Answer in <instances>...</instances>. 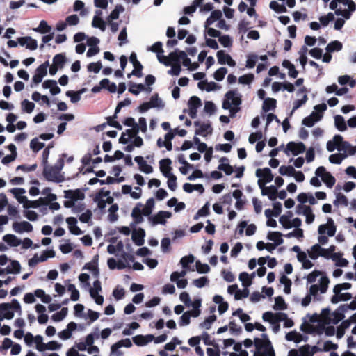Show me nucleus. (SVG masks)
<instances>
[{
  "mask_svg": "<svg viewBox=\"0 0 356 356\" xmlns=\"http://www.w3.org/2000/svg\"><path fill=\"white\" fill-rule=\"evenodd\" d=\"M225 97L222 108L226 110L229 109L231 117H233L240 111L238 106L242 103L241 95L236 90H232L226 92Z\"/></svg>",
  "mask_w": 356,
  "mask_h": 356,
  "instance_id": "nucleus-1",
  "label": "nucleus"
},
{
  "mask_svg": "<svg viewBox=\"0 0 356 356\" xmlns=\"http://www.w3.org/2000/svg\"><path fill=\"white\" fill-rule=\"evenodd\" d=\"M60 172L51 165L43 167V176L48 181L60 183L64 181V177L60 175Z\"/></svg>",
  "mask_w": 356,
  "mask_h": 356,
  "instance_id": "nucleus-2",
  "label": "nucleus"
},
{
  "mask_svg": "<svg viewBox=\"0 0 356 356\" xmlns=\"http://www.w3.org/2000/svg\"><path fill=\"white\" fill-rule=\"evenodd\" d=\"M315 174L317 177L321 178L322 181L328 188H332L336 182L334 177L332 176L330 172H327L325 168L323 166L317 168Z\"/></svg>",
  "mask_w": 356,
  "mask_h": 356,
  "instance_id": "nucleus-3",
  "label": "nucleus"
},
{
  "mask_svg": "<svg viewBox=\"0 0 356 356\" xmlns=\"http://www.w3.org/2000/svg\"><path fill=\"white\" fill-rule=\"evenodd\" d=\"M170 58L173 63H179L181 64L182 60L183 65L185 67H190L191 61L187 57L185 51L176 49L173 52L170 53Z\"/></svg>",
  "mask_w": 356,
  "mask_h": 356,
  "instance_id": "nucleus-4",
  "label": "nucleus"
},
{
  "mask_svg": "<svg viewBox=\"0 0 356 356\" xmlns=\"http://www.w3.org/2000/svg\"><path fill=\"white\" fill-rule=\"evenodd\" d=\"M49 65V61H45L44 63L41 64L36 68L35 74L33 76V82L35 85L40 83L42 81L43 77L47 75V67Z\"/></svg>",
  "mask_w": 356,
  "mask_h": 356,
  "instance_id": "nucleus-5",
  "label": "nucleus"
},
{
  "mask_svg": "<svg viewBox=\"0 0 356 356\" xmlns=\"http://www.w3.org/2000/svg\"><path fill=\"white\" fill-rule=\"evenodd\" d=\"M194 125L198 127L195 131L196 136L199 135L205 137L207 135H211L213 132V128L209 122L201 123L200 121H195Z\"/></svg>",
  "mask_w": 356,
  "mask_h": 356,
  "instance_id": "nucleus-6",
  "label": "nucleus"
},
{
  "mask_svg": "<svg viewBox=\"0 0 356 356\" xmlns=\"http://www.w3.org/2000/svg\"><path fill=\"white\" fill-rule=\"evenodd\" d=\"M261 339L255 337L254 339V344L256 349H270L274 350L270 341L266 334H261Z\"/></svg>",
  "mask_w": 356,
  "mask_h": 356,
  "instance_id": "nucleus-7",
  "label": "nucleus"
},
{
  "mask_svg": "<svg viewBox=\"0 0 356 356\" xmlns=\"http://www.w3.org/2000/svg\"><path fill=\"white\" fill-rule=\"evenodd\" d=\"M305 149L306 147L305 144L302 142H289L286 145V149L284 150V152L286 154H289V152H291L294 156H297L299 154L304 152Z\"/></svg>",
  "mask_w": 356,
  "mask_h": 356,
  "instance_id": "nucleus-8",
  "label": "nucleus"
},
{
  "mask_svg": "<svg viewBox=\"0 0 356 356\" xmlns=\"http://www.w3.org/2000/svg\"><path fill=\"white\" fill-rule=\"evenodd\" d=\"M172 213L169 211H160L156 215L149 216V220L152 221L154 225L161 224L165 225L166 223L165 218H170Z\"/></svg>",
  "mask_w": 356,
  "mask_h": 356,
  "instance_id": "nucleus-9",
  "label": "nucleus"
},
{
  "mask_svg": "<svg viewBox=\"0 0 356 356\" xmlns=\"http://www.w3.org/2000/svg\"><path fill=\"white\" fill-rule=\"evenodd\" d=\"M327 229V235L329 236H334L336 233V226L334 225V221L331 218L327 220V224L321 225L318 227V232L320 234H324Z\"/></svg>",
  "mask_w": 356,
  "mask_h": 356,
  "instance_id": "nucleus-10",
  "label": "nucleus"
},
{
  "mask_svg": "<svg viewBox=\"0 0 356 356\" xmlns=\"http://www.w3.org/2000/svg\"><path fill=\"white\" fill-rule=\"evenodd\" d=\"M216 56L218 58V61L220 65H225L227 63L231 67H234L236 65V62L232 58L231 56L226 54L223 50L218 51L216 54Z\"/></svg>",
  "mask_w": 356,
  "mask_h": 356,
  "instance_id": "nucleus-11",
  "label": "nucleus"
},
{
  "mask_svg": "<svg viewBox=\"0 0 356 356\" xmlns=\"http://www.w3.org/2000/svg\"><path fill=\"white\" fill-rule=\"evenodd\" d=\"M13 228L17 233L31 232L33 231L32 225L27 221L15 222Z\"/></svg>",
  "mask_w": 356,
  "mask_h": 356,
  "instance_id": "nucleus-12",
  "label": "nucleus"
},
{
  "mask_svg": "<svg viewBox=\"0 0 356 356\" xmlns=\"http://www.w3.org/2000/svg\"><path fill=\"white\" fill-rule=\"evenodd\" d=\"M154 339V336L153 334H147L145 336L142 334H138L132 338L133 342L138 346H143L147 344L148 343L153 341Z\"/></svg>",
  "mask_w": 356,
  "mask_h": 356,
  "instance_id": "nucleus-13",
  "label": "nucleus"
},
{
  "mask_svg": "<svg viewBox=\"0 0 356 356\" xmlns=\"http://www.w3.org/2000/svg\"><path fill=\"white\" fill-rule=\"evenodd\" d=\"M323 118V115L318 113L312 112L309 116L305 117L302 120V124L311 127L314 125V124L319 121Z\"/></svg>",
  "mask_w": 356,
  "mask_h": 356,
  "instance_id": "nucleus-14",
  "label": "nucleus"
},
{
  "mask_svg": "<svg viewBox=\"0 0 356 356\" xmlns=\"http://www.w3.org/2000/svg\"><path fill=\"white\" fill-rule=\"evenodd\" d=\"M172 161L170 159H163L159 161L160 170L165 177H169V175H172L171 173L172 168H171Z\"/></svg>",
  "mask_w": 356,
  "mask_h": 356,
  "instance_id": "nucleus-15",
  "label": "nucleus"
},
{
  "mask_svg": "<svg viewBox=\"0 0 356 356\" xmlns=\"http://www.w3.org/2000/svg\"><path fill=\"white\" fill-rule=\"evenodd\" d=\"M145 236V232L142 228H139L137 230L135 229L132 232V240L134 242V243L138 246H140L144 244Z\"/></svg>",
  "mask_w": 356,
  "mask_h": 356,
  "instance_id": "nucleus-16",
  "label": "nucleus"
},
{
  "mask_svg": "<svg viewBox=\"0 0 356 356\" xmlns=\"http://www.w3.org/2000/svg\"><path fill=\"white\" fill-rule=\"evenodd\" d=\"M6 310L8 309H11L13 311L16 312L19 315L22 314V308L19 302L16 299H13L10 303H1L0 304V309Z\"/></svg>",
  "mask_w": 356,
  "mask_h": 356,
  "instance_id": "nucleus-17",
  "label": "nucleus"
},
{
  "mask_svg": "<svg viewBox=\"0 0 356 356\" xmlns=\"http://www.w3.org/2000/svg\"><path fill=\"white\" fill-rule=\"evenodd\" d=\"M256 176L265 180L267 182H270L273 179V175L270 168H259L256 170Z\"/></svg>",
  "mask_w": 356,
  "mask_h": 356,
  "instance_id": "nucleus-18",
  "label": "nucleus"
},
{
  "mask_svg": "<svg viewBox=\"0 0 356 356\" xmlns=\"http://www.w3.org/2000/svg\"><path fill=\"white\" fill-rule=\"evenodd\" d=\"M134 161L138 163L139 169L142 172L146 174H149L153 172V168L147 163L143 156H137L134 158Z\"/></svg>",
  "mask_w": 356,
  "mask_h": 356,
  "instance_id": "nucleus-19",
  "label": "nucleus"
},
{
  "mask_svg": "<svg viewBox=\"0 0 356 356\" xmlns=\"http://www.w3.org/2000/svg\"><path fill=\"white\" fill-rule=\"evenodd\" d=\"M66 222L68 225L70 232L74 235H80L83 233L81 229L76 225L77 220L74 217H68L66 218Z\"/></svg>",
  "mask_w": 356,
  "mask_h": 356,
  "instance_id": "nucleus-20",
  "label": "nucleus"
},
{
  "mask_svg": "<svg viewBox=\"0 0 356 356\" xmlns=\"http://www.w3.org/2000/svg\"><path fill=\"white\" fill-rule=\"evenodd\" d=\"M143 206L141 203H138L137 205L133 209L131 212V216L136 224H140L143 222L144 218L143 217V211L140 209Z\"/></svg>",
  "mask_w": 356,
  "mask_h": 356,
  "instance_id": "nucleus-21",
  "label": "nucleus"
},
{
  "mask_svg": "<svg viewBox=\"0 0 356 356\" xmlns=\"http://www.w3.org/2000/svg\"><path fill=\"white\" fill-rule=\"evenodd\" d=\"M9 192H10L12 194L14 195L15 197L17 199V200L19 202L23 204V207H24V205H26V202L28 201V199L26 196L20 195L22 194L25 193L26 191L24 188H11L9 190Z\"/></svg>",
  "mask_w": 356,
  "mask_h": 356,
  "instance_id": "nucleus-22",
  "label": "nucleus"
},
{
  "mask_svg": "<svg viewBox=\"0 0 356 356\" xmlns=\"http://www.w3.org/2000/svg\"><path fill=\"white\" fill-rule=\"evenodd\" d=\"M254 276H255L254 272H253L251 275H249L246 272H243V273H241L239 275V280L242 282V285L245 288H248V286H250L252 284V279L254 278Z\"/></svg>",
  "mask_w": 356,
  "mask_h": 356,
  "instance_id": "nucleus-23",
  "label": "nucleus"
},
{
  "mask_svg": "<svg viewBox=\"0 0 356 356\" xmlns=\"http://www.w3.org/2000/svg\"><path fill=\"white\" fill-rule=\"evenodd\" d=\"M298 207L303 208L302 214L306 216V222L307 224H311L314 222L315 216L312 213V209L309 206L298 204Z\"/></svg>",
  "mask_w": 356,
  "mask_h": 356,
  "instance_id": "nucleus-24",
  "label": "nucleus"
},
{
  "mask_svg": "<svg viewBox=\"0 0 356 356\" xmlns=\"http://www.w3.org/2000/svg\"><path fill=\"white\" fill-rule=\"evenodd\" d=\"M86 91V88H81L78 91L68 90L66 92V95L70 97V101L75 104L80 101L81 94Z\"/></svg>",
  "mask_w": 356,
  "mask_h": 356,
  "instance_id": "nucleus-25",
  "label": "nucleus"
},
{
  "mask_svg": "<svg viewBox=\"0 0 356 356\" xmlns=\"http://www.w3.org/2000/svg\"><path fill=\"white\" fill-rule=\"evenodd\" d=\"M301 331L308 333V334H312L315 332L321 334L322 333L323 330H324V327L323 326H321L316 329L314 325L308 323H304L300 326Z\"/></svg>",
  "mask_w": 356,
  "mask_h": 356,
  "instance_id": "nucleus-26",
  "label": "nucleus"
},
{
  "mask_svg": "<svg viewBox=\"0 0 356 356\" xmlns=\"http://www.w3.org/2000/svg\"><path fill=\"white\" fill-rule=\"evenodd\" d=\"M3 240L12 247L19 246L22 243V241L15 235L8 234L3 236Z\"/></svg>",
  "mask_w": 356,
  "mask_h": 356,
  "instance_id": "nucleus-27",
  "label": "nucleus"
},
{
  "mask_svg": "<svg viewBox=\"0 0 356 356\" xmlns=\"http://www.w3.org/2000/svg\"><path fill=\"white\" fill-rule=\"evenodd\" d=\"M277 188L273 185L266 187V188H263L261 192L263 195H268V198L272 201H274L277 199Z\"/></svg>",
  "mask_w": 356,
  "mask_h": 356,
  "instance_id": "nucleus-28",
  "label": "nucleus"
},
{
  "mask_svg": "<svg viewBox=\"0 0 356 356\" xmlns=\"http://www.w3.org/2000/svg\"><path fill=\"white\" fill-rule=\"evenodd\" d=\"M282 236V234L280 232H269L267 238L270 241H274L277 245H280L284 242Z\"/></svg>",
  "mask_w": 356,
  "mask_h": 356,
  "instance_id": "nucleus-29",
  "label": "nucleus"
},
{
  "mask_svg": "<svg viewBox=\"0 0 356 356\" xmlns=\"http://www.w3.org/2000/svg\"><path fill=\"white\" fill-rule=\"evenodd\" d=\"M128 85L129 86V91L135 95H138L141 91L146 89L145 86L142 83H135L132 81H129Z\"/></svg>",
  "mask_w": 356,
  "mask_h": 356,
  "instance_id": "nucleus-30",
  "label": "nucleus"
},
{
  "mask_svg": "<svg viewBox=\"0 0 356 356\" xmlns=\"http://www.w3.org/2000/svg\"><path fill=\"white\" fill-rule=\"evenodd\" d=\"M132 346V343L129 338L120 340L117 343H114L111 346V352L117 351V349H119L121 347L131 348Z\"/></svg>",
  "mask_w": 356,
  "mask_h": 356,
  "instance_id": "nucleus-31",
  "label": "nucleus"
},
{
  "mask_svg": "<svg viewBox=\"0 0 356 356\" xmlns=\"http://www.w3.org/2000/svg\"><path fill=\"white\" fill-rule=\"evenodd\" d=\"M277 101L273 98H266L264 101L262 109L264 112L274 110L276 107Z\"/></svg>",
  "mask_w": 356,
  "mask_h": 356,
  "instance_id": "nucleus-32",
  "label": "nucleus"
},
{
  "mask_svg": "<svg viewBox=\"0 0 356 356\" xmlns=\"http://www.w3.org/2000/svg\"><path fill=\"white\" fill-rule=\"evenodd\" d=\"M334 125L339 131H344L347 129V125L343 116L337 115L334 116Z\"/></svg>",
  "mask_w": 356,
  "mask_h": 356,
  "instance_id": "nucleus-33",
  "label": "nucleus"
},
{
  "mask_svg": "<svg viewBox=\"0 0 356 356\" xmlns=\"http://www.w3.org/2000/svg\"><path fill=\"white\" fill-rule=\"evenodd\" d=\"M124 10V8L121 4H118L115 6V8L110 13L108 17H107V21L111 22L114 19H117L119 18L120 13L123 12Z\"/></svg>",
  "mask_w": 356,
  "mask_h": 356,
  "instance_id": "nucleus-34",
  "label": "nucleus"
},
{
  "mask_svg": "<svg viewBox=\"0 0 356 356\" xmlns=\"http://www.w3.org/2000/svg\"><path fill=\"white\" fill-rule=\"evenodd\" d=\"M286 215H282L280 216L279 221L285 229H290L292 227L291 221L290 218L293 216L291 211H288Z\"/></svg>",
  "mask_w": 356,
  "mask_h": 356,
  "instance_id": "nucleus-35",
  "label": "nucleus"
},
{
  "mask_svg": "<svg viewBox=\"0 0 356 356\" xmlns=\"http://www.w3.org/2000/svg\"><path fill=\"white\" fill-rule=\"evenodd\" d=\"M66 63V57L65 54H58L53 58V65L62 69Z\"/></svg>",
  "mask_w": 356,
  "mask_h": 356,
  "instance_id": "nucleus-36",
  "label": "nucleus"
},
{
  "mask_svg": "<svg viewBox=\"0 0 356 356\" xmlns=\"http://www.w3.org/2000/svg\"><path fill=\"white\" fill-rule=\"evenodd\" d=\"M154 200L153 197L149 198L145 204V207L142 209L143 211V213L145 216H149L152 213L153 209L154 207Z\"/></svg>",
  "mask_w": 356,
  "mask_h": 356,
  "instance_id": "nucleus-37",
  "label": "nucleus"
},
{
  "mask_svg": "<svg viewBox=\"0 0 356 356\" xmlns=\"http://www.w3.org/2000/svg\"><path fill=\"white\" fill-rule=\"evenodd\" d=\"M26 205H24L25 209L29 208H38L40 205H47L48 202L45 201V200L42 197L39 198L38 200L31 201L29 200L26 202Z\"/></svg>",
  "mask_w": 356,
  "mask_h": 356,
  "instance_id": "nucleus-38",
  "label": "nucleus"
},
{
  "mask_svg": "<svg viewBox=\"0 0 356 356\" xmlns=\"http://www.w3.org/2000/svg\"><path fill=\"white\" fill-rule=\"evenodd\" d=\"M21 266L18 261L12 260L10 261V266H7V274H17L20 272Z\"/></svg>",
  "mask_w": 356,
  "mask_h": 356,
  "instance_id": "nucleus-39",
  "label": "nucleus"
},
{
  "mask_svg": "<svg viewBox=\"0 0 356 356\" xmlns=\"http://www.w3.org/2000/svg\"><path fill=\"white\" fill-rule=\"evenodd\" d=\"M342 253H334L332 259L336 261V265L340 267H346L348 265V261L346 259L342 258Z\"/></svg>",
  "mask_w": 356,
  "mask_h": 356,
  "instance_id": "nucleus-40",
  "label": "nucleus"
},
{
  "mask_svg": "<svg viewBox=\"0 0 356 356\" xmlns=\"http://www.w3.org/2000/svg\"><path fill=\"white\" fill-rule=\"evenodd\" d=\"M342 43L338 40H334L330 42L326 47L327 52L339 51L342 49Z\"/></svg>",
  "mask_w": 356,
  "mask_h": 356,
  "instance_id": "nucleus-41",
  "label": "nucleus"
},
{
  "mask_svg": "<svg viewBox=\"0 0 356 356\" xmlns=\"http://www.w3.org/2000/svg\"><path fill=\"white\" fill-rule=\"evenodd\" d=\"M68 309L67 307H63L60 312H58L51 316V319L55 322L61 321L65 318Z\"/></svg>",
  "mask_w": 356,
  "mask_h": 356,
  "instance_id": "nucleus-42",
  "label": "nucleus"
},
{
  "mask_svg": "<svg viewBox=\"0 0 356 356\" xmlns=\"http://www.w3.org/2000/svg\"><path fill=\"white\" fill-rule=\"evenodd\" d=\"M273 309L275 310H285L287 309V304L282 296L275 298Z\"/></svg>",
  "mask_w": 356,
  "mask_h": 356,
  "instance_id": "nucleus-43",
  "label": "nucleus"
},
{
  "mask_svg": "<svg viewBox=\"0 0 356 356\" xmlns=\"http://www.w3.org/2000/svg\"><path fill=\"white\" fill-rule=\"evenodd\" d=\"M35 31L44 34L49 33L51 30V27L48 25L45 20H42L40 22L38 27L33 29Z\"/></svg>",
  "mask_w": 356,
  "mask_h": 356,
  "instance_id": "nucleus-44",
  "label": "nucleus"
},
{
  "mask_svg": "<svg viewBox=\"0 0 356 356\" xmlns=\"http://www.w3.org/2000/svg\"><path fill=\"white\" fill-rule=\"evenodd\" d=\"M92 26L95 28H99L102 31H104L106 29L105 22L99 16H94Z\"/></svg>",
  "mask_w": 356,
  "mask_h": 356,
  "instance_id": "nucleus-45",
  "label": "nucleus"
},
{
  "mask_svg": "<svg viewBox=\"0 0 356 356\" xmlns=\"http://www.w3.org/2000/svg\"><path fill=\"white\" fill-rule=\"evenodd\" d=\"M347 156L346 154L337 153L331 154L329 156V161L330 163L334 164H340L342 161Z\"/></svg>",
  "mask_w": 356,
  "mask_h": 356,
  "instance_id": "nucleus-46",
  "label": "nucleus"
},
{
  "mask_svg": "<svg viewBox=\"0 0 356 356\" xmlns=\"http://www.w3.org/2000/svg\"><path fill=\"white\" fill-rule=\"evenodd\" d=\"M281 284L284 285V291L285 293L289 294L291 293V286L292 284L291 280L289 279L285 275H282L280 278Z\"/></svg>",
  "mask_w": 356,
  "mask_h": 356,
  "instance_id": "nucleus-47",
  "label": "nucleus"
},
{
  "mask_svg": "<svg viewBox=\"0 0 356 356\" xmlns=\"http://www.w3.org/2000/svg\"><path fill=\"white\" fill-rule=\"evenodd\" d=\"M321 250H322V248L319 244H315L312 247V250L308 252L309 257L312 259H316L319 256H321Z\"/></svg>",
  "mask_w": 356,
  "mask_h": 356,
  "instance_id": "nucleus-48",
  "label": "nucleus"
},
{
  "mask_svg": "<svg viewBox=\"0 0 356 356\" xmlns=\"http://www.w3.org/2000/svg\"><path fill=\"white\" fill-rule=\"evenodd\" d=\"M285 338L287 341H293L296 343H299L301 341L302 337L300 333H298L296 331H291L286 334Z\"/></svg>",
  "mask_w": 356,
  "mask_h": 356,
  "instance_id": "nucleus-49",
  "label": "nucleus"
},
{
  "mask_svg": "<svg viewBox=\"0 0 356 356\" xmlns=\"http://www.w3.org/2000/svg\"><path fill=\"white\" fill-rule=\"evenodd\" d=\"M118 210V205L117 204H112L111 207L109 208V214H108V220L111 222H115L118 218V215L116 213V212Z\"/></svg>",
  "mask_w": 356,
  "mask_h": 356,
  "instance_id": "nucleus-50",
  "label": "nucleus"
},
{
  "mask_svg": "<svg viewBox=\"0 0 356 356\" xmlns=\"http://www.w3.org/2000/svg\"><path fill=\"white\" fill-rule=\"evenodd\" d=\"M175 137V134L172 131H169L165 135L164 147L168 151L172 149V140Z\"/></svg>",
  "mask_w": 356,
  "mask_h": 356,
  "instance_id": "nucleus-51",
  "label": "nucleus"
},
{
  "mask_svg": "<svg viewBox=\"0 0 356 356\" xmlns=\"http://www.w3.org/2000/svg\"><path fill=\"white\" fill-rule=\"evenodd\" d=\"M270 8L275 10L276 13H286L287 11L286 8L283 4H279L275 1H272L270 3L269 5Z\"/></svg>",
  "mask_w": 356,
  "mask_h": 356,
  "instance_id": "nucleus-52",
  "label": "nucleus"
},
{
  "mask_svg": "<svg viewBox=\"0 0 356 356\" xmlns=\"http://www.w3.org/2000/svg\"><path fill=\"white\" fill-rule=\"evenodd\" d=\"M227 73L226 67H222L218 69L213 74L214 79L218 81H221L224 79L225 76Z\"/></svg>",
  "mask_w": 356,
  "mask_h": 356,
  "instance_id": "nucleus-53",
  "label": "nucleus"
},
{
  "mask_svg": "<svg viewBox=\"0 0 356 356\" xmlns=\"http://www.w3.org/2000/svg\"><path fill=\"white\" fill-rule=\"evenodd\" d=\"M188 108L197 109L202 106L201 99L197 96H192L188 102Z\"/></svg>",
  "mask_w": 356,
  "mask_h": 356,
  "instance_id": "nucleus-54",
  "label": "nucleus"
},
{
  "mask_svg": "<svg viewBox=\"0 0 356 356\" xmlns=\"http://www.w3.org/2000/svg\"><path fill=\"white\" fill-rule=\"evenodd\" d=\"M21 105H22V108L23 111L28 113H31L35 108L34 103H33L27 99L23 100L21 103Z\"/></svg>",
  "mask_w": 356,
  "mask_h": 356,
  "instance_id": "nucleus-55",
  "label": "nucleus"
},
{
  "mask_svg": "<svg viewBox=\"0 0 356 356\" xmlns=\"http://www.w3.org/2000/svg\"><path fill=\"white\" fill-rule=\"evenodd\" d=\"M44 147V143L39 142L37 138H35L33 140H31V141L30 143V147L35 152H38V151L42 149Z\"/></svg>",
  "mask_w": 356,
  "mask_h": 356,
  "instance_id": "nucleus-56",
  "label": "nucleus"
},
{
  "mask_svg": "<svg viewBox=\"0 0 356 356\" xmlns=\"http://www.w3.org/2000/svg\"><path fill=\"white\" fill-rule=\"evenodd\" d=\"M216 316L215 314L211 315L205 318L204 322L200 324V327L205 328L206 330H209L211 327V324L216 321Z\"/></svg>",
  "mask_w": 356,
  "mask_h": 356,
  "instance_id": "nucleus-57",
  "label": "nucleus"
},
{
  "mask_svg": "<svg viewBox=\"0 0 356 356\" xmlns=\"http://www.w3.org/2000/svg\"><path fill=\"white\" fill-rule=\"evenodd\" d=\"M279 172L282 175H287L289 177L293 176V175L295 172V169L291 165L286 166V165H282L279 168Z\"/></svg>",
  "mask_w": 356,
  "mask_h": 356,
  "instance_id": "nucleus-58",
  "label": "nucleus"
},
{
  "mask_svg": "<svg viewBox=\"0 0 356 356\" xmlns=\"http://www.w3.org/2000/svg\"><path fill=\"white\" fill-rule=\"evenodd\" d=\"M307 100H308V97H307V94L303 95L302 99L295 100L293 104V109H292L291 115H292V113L296 110H297L300 106H302L303 104H305Z\"/></svg>",
  "mask_w": 356,
  "mask_h": 356,
  "instance_id": "nucleus-59",
  "label": "nucleus"
},
{
  "mask_svg": "<svg viewBox=\"0 0 356 356\" xmlns=\"http://www.w3.org/2000/svg\"><path fill=\"white\" fill-rule=\"evenodd\" d=\"M210 213L209 203L207 202L200 210L194 217L197 220L200 216H207Z\"/></svg>",
  "mask_w": 356,
  "mask_h": 356,
  "instance_id": "nucleus-60",
  "label": "nucleus"
},
{
  "mask_svg": "<svg viewBox=\"0 0 356 356\" xmlns=\"http://www.w3.org/2000/svg\"><path fill=\"white\" fill-rule=\"evenodd\" d=\"M194 257L192 254H189L188 256L183 257L180 260V264L182 267L185 269L188 268V265L193 263Z\"/></svg>",
  "mask_w": 356,
  "mask_h": 356,
  "instance_id": "nucleus-61",
  "label": "nucleus"
},
{
  "mask_svg": "<svg viewBox=\"0 0 356 356\" xmlns=\"http://www.w3.org/2000/svg\"><path fill=\"white\" fill-rule=\"evenodd\" d=\"M330 283L329 278L326 276H322L320 280V291L321 293H325L327 291L328 288V284Z\"/></svg>",
  "mask_w": 356,
  "mask_h": 356,
  "instance_id": "nucleus-62",
  "label": "nucleus"
},
{
  "mask_svg": "<svg viewBox=\"0 0 356 356\" xmlns=\"http://www.w3.org/2000/svg\"><path fill=\"white\" fill-rule=\"evenodd\" d=\"M133 66H134V70L131 72V74H133L134 76L138 77V78L142 77L143 76L142 70L143 69V66L140 63V62H138V63L133 65Z\"/></svg>",
  "mask_w": 356,
  "mask_h": 356,
  "instance_id": "nucleus-63",
  "label": "nucleus"
},
{
  "mask_svg": "<svg viewBox=\"0 0 356 356\" xmlns=\"http://www.w3.org/2000/svg\"><path fill=\"white\" fill-rule=\"evenodd\" d=\"M172 67L168 71V74L172 76H178L181 70V64L179 63H172Z\"/></svg>",
  "mask_w": 356,
  "mask_h": 356,
  "instance_id": "nucleus-64",
  "label": "nucleus"
}]
</instances>
